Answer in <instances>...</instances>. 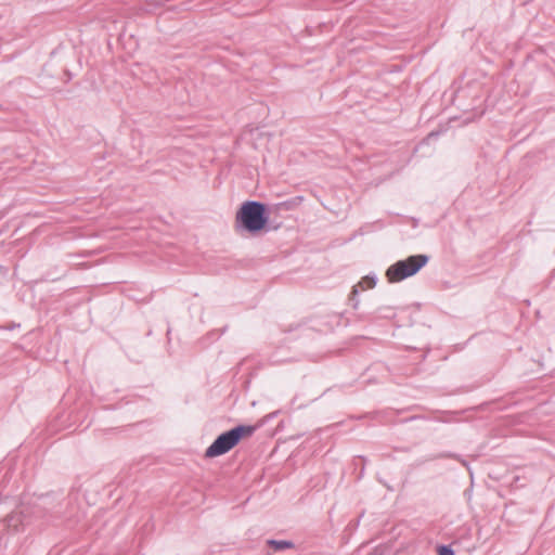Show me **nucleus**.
Returning a JSON list of instances; mask_svg holds the SVG:
<instances>
[{"label":"nucleus","mask_w":555,"mask_h":555,"mask_svg":"<svg viewBox=\"0 0 555 555\" xmlns=\"http://www.w3.org/2000/svg\"><path fill=\"white\" fill-rule=\"evenodd\" d=\"M269 216L264 204L256 201L245 202L236 214V227L249 233L261 231Z\"/></svg>","instance_id":"obj_1"},{"label":"nucleus","mask_w":555,"mask_h":555,"mask_svg":"<svg viewBox=\"0 0 555 555\" xmlns=\"http://www.w3.org/2000/svg\"><path fill=\"white\" fill-rule=\"evenodd\" d=\"M255 427L250 425H238L228 431L219 435L215 441L206 449V457H217L225 454L233 449L242 438L254 434Z\"/></svg>","instance_id":"obj_2"},{"label":"nucleus","mask_w":555,"mask_h":555,"mask_svg":"<svg viewBox=\"0 0 555 555\" xmlns=\"http://www.w3.org/2000/svg\"><path fill=\"white\" fill-rule=\"evenodd\" d=\"M429 257L427 255H413L403 260H398L391 264L386 276L390 283H397L404 279L415 275L424 266L427 264Z\"/></svg>","instance_id":"obj_3"},{"label":"nucleus","mask_w":555,"mask_h":555,"mask_svg":"<svg viewBox=\"0 0 555 555\" xmlns=\"http://www.w3.org/2000/svg\"><path fill=\"white\" fill-rule=\"evenodd\" d=\"M376 283H377L376 275H374V274L366 275L356 286H353L352 293L358 294L359 287L363 291L367 289V288H373L376 285Z\"/></svg>","instance_id":"obj_4"},{"label":"nucleus","mask_w":555,"mask_h":555,"mask_svg":"<svg viewBox=\"0 0 555 555\" xmlns=\"http://www.w3.org/2000/svg\"><path fill=\"white\" fill-rule=\"evenodd\" d=\"M268 545L274 551H282L285 548H294L295 544L286 540H269Z\"/></svg>","instance_id":"obj_5"},{"label":"nucleus","mask_w":555,"mask_h":555,"mask_svg":"<svg viewBox=\"0 0 555 555\" xmlns=\"http://www.w3.org/2000/svg\"><path fill=\"white\" fill-rule=\"evenodd\" d=\"M438 555H455L454 550L450 545H439L437 548Z\"/></svg>","instance_id":"obj_6"}]
</instances>
